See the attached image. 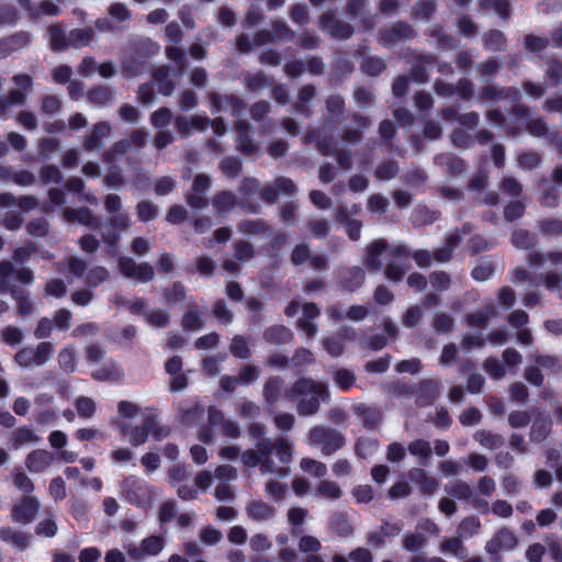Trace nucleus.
<instances>
[{"label": "nucleus", "mask_w": 562, "mask_h": 562, "mask_svg": "<svg viewBox=\"0 0 562 562\" xmlns=\"http://www.w3.org/2000/svg\"><path fill=\"white\" fill-rule=\"evenodd\" d=\"M342 492L340 486L333 481H321L316 487L315 495L328 501H336L341 496Z\"/></svg>", "instance_id": "nucleus-15"}, {"label": "nucleus", "mask_w": 562, "mask_h": 562, "mask_svg": "<svg viewBox=\"0 0 562 562\" xmlns=\"http://www.w3.org/2000/svg\"><path fill=\"white\" fill-rule=\"evenodd\" d=\"M292 446L285 439H279L272 446L269 441L258 445L257 451L248 450L241 456L247 467L260 465L262 474H277L279 477H286L290 473L289 464L292 460Z\"/></svg>", "instance_id": "nucleus-1"}, {"label": "nucleus", "mask_w": 562, "mask_h": 562, "mask_svg": "<svg viewBox=\"0 0 562 562\" xmlns=\"http://www.w3.org/2000/svg\"><path fill=\"white\" fill-rule=\"evenodd\" d=\"M40 506L36 497L25 496L12 507L11 518L14 522L21 525L30 524L35 518Z\"/></svg>", "instance_id": "nucleus-5"}, {"label": "nucleus", "mask_w": 562, "mask_h": 562, "mask_svg": "<svg viewBox=\"0 0 562 562\" xmlns=\"http://www.w3.org/2000/svg\"><path fill=\"white\" fill-rule=\"evenodd\" d=\"M404 252L405 249L402 246L394 247L390 250V254L396 257H401ZM384 254H389V251L386 250L385 243L383 240H375L369 245L367 249V266L370 268H380L381 262L379 257Z\"/></svg>", "instance_id": "nucleus-7"}, {"label": "nucleus", "mask_w": 562, "mask_h": 562, "mask_svg": "<svg viewBox=\"0 0 562 562\" xmlns=\"http://www.w3.org/2000/svg\"><path fill=\"white\" fill-rule=\"evenodd\" d=\"M516 544L517 540L513 532L501 530L486 543L485 549L491 554H497L514 549Z\"/></svg>", "instance_id": "nucleus-8"}, {"label": "nucleus", "mask_w": 562, "mask_h": 562, "mask_svg": "<svg viewBox=\"0 0 562 562\" xmlns=\"http://www.w3.org/2000/svg\"><path fill=\"white\" fill-rule=\"evenodd\" d=\"M210 180L204 175H199L193 182V193L189 196V204L194 207H200L204 205V199L202 198V193L209 187Z\"/></svg>", "instance_id": "nucleus-14"}, {"label": "nucleus", "mask_w": 562, "mask_h": 562, "mask_svg": "<svg viewBox=\"0 0 562 562\" xmlns=\"http://www.w3.org/2000/svg\"><path fill=\"white\" fill-rule=\"evenodd\" d=\"M200 539L205 544H215L222 539V533L212 527L203 528L200 530Z\"/></svg>", "instance_id": "nucleus-33"}, {"label": "nucleus", "mask_w": 562, "mask_h": 562, "mask_svg": "<svg viewBox=\"0 0 562 562\" xmlns=\"http://www.w3.org/2000/svg\"><path fill=\"white\" fill-rule=\"evenodd\" d=\"M442 550L454 555L463 557L464 549L459 539H449L442 543Z\"/></svg>", "instance_id": "nucleus-53"}, {"label": "nucleus", "mask_w": 562, "mask_h": 562, "mask_svg": "<svg viewBox=\"0 0 562 562\" xmlns=\"http://www.w3.org/2000/svg\"><path fill=\"white\" fill-rule=\"evenodd\" d=\"M504 43V35L498 31L490 32L485 37V45L491 49H498Z\"/></svg>", "instance_id": "nucleus-59"}, {"label": "nucleus", "mask_w": 562, "mask_h": 562, "mask_svg": "<svg viewBox=\"0 0 562 562\" xmlns=\"http://www.w3.org/2000/svg\"><path fill=\"white\" fill-rule=\"evenodd\" d=\"M267 495L276 501H280L285 494V485L276 480H268L265 485Z\"/></svg>", "instance_id": "nucleus-28"}, {"label": "nucleus", "mask_w": 562, "mask_h": 562, "mask_svg": "<svg viewBox=\"0 0 562 562\" xmlns=\"http://www.w3.org/2000/svg\"><path fill=\"white\" fill-rule=\"evenodd\" d=\"M302 308L303 317L299 321V327L307 337L313 338L317 333V328L313 323V319L318 317L319 311L314 304H305Z\"/></svg>", "instance_id": "nucleus-10"}, {"label": "nucleus", "mask_w": 562, "mask_h": 562, "mask_svg": "<svg viewBox=\"0 0 562 562\" xmlns=\"http://www.w3.org/2000/svg\"><path fill=\"white\" fill-rule=\"evenodd\" d=\"M292 394L297 402L299 413L312 415L318 409L319 402L325 398L326 390L322 383L303 379L294 384Z\"/></svg>", "instance_id": "nucleus-2"}, {"label": "nucleus", "mask_w": 562, "mask_h": 562, "mask_svg": "<svg viewBox=\"0 0 562 562\" xmlns=\"http://www.w3.org/2000/svg\"><path fill=\"white\" fill-rule=\"evenodd\" d=\"M137 214L140 221L147 222L155 217L156 209L148 202H142L137 206Z\"/></svg>", "instance_id": "nucleus-49"}, {"label": "nucleus", "mask_w": 562, "mask_h": 562, "mask_svg": "<svg viewBox=\"0 0 562 562\" xmlns=\"http://www.w3.org/2000/svg\"><path fill=\"white\" fill-rule=\"evenodd\" d=\"M57 531V526L54 520H42L36 527V533L43 537H53Z\"/></svg>", "instance_id": "nucleus-42"}, {"label": "nucleus", "mask_w": 562, "mask_h": 562, "mask_svg": "<svg viewBox=\"0 0 562 562\" xmlns=\"http://www.w3.org/2000/svg\"><path fill=\"white\" fill-rule=\"evenodd\" d=\"M338 217L340 221L346 222V232L350 239L357 240L360 237L361 224L357 221L348 220L345 209L339 210Z\"/></svg>", "instance_id": "nucleus-23"}, {"label": "nucleus", "mask_w": 562, "mask_h": 562, "mask_svg": "<svg viewBox=\"0 0 562 562\" xmlns=\"http://www.w3.org/2000/svg\"><path fill=\"white\" fill-rule=\"evenodd\" d=\"M247 515L256 521L268 520L274 515V509L261 499L252 501L247 506Z\"/></svg>", "instance_id": "nucleus-11"}, {"label": "nucleus", "mask_w": 562, "mask_h": 562, "mask_svg": "<svg viewBox=\"0 0 562 562\" xmlns=\"http://www.w3.org/2000/svg\"><path fill=\"white\" fill-rule=\"evenodd\" d=\"M117 412L121 417L131 419L136 417L140 413V408L135 403L128 401H121L117 404Z\"/></svg>", "instance_id": "nucleus-30"}, {"label": "nucleus", "mask_w": 562, "mask_h": 562, "mask_svg": "<svg viewBox=\"0 0 562 562\" xmlns=\"http://www.w3.org/2000/svg\"><path fill=\"white\" fill-rule=\"evenodd\" d=\"M249 546L254 552L261 553L270 550L272 547V542L267 536L262 533H257L250 538Z\"/></svg>", "instance_id": "nucleus-25"}, {"label": "nucleus", "mask_w": 562, "mask_h": 562, "mask_svg": "<svg viewBox=\"0 0 562 562\" xmlns=\"http://www.w3.org/2000/svg\"><path fill=\"white\" fill-rule=\"evenodd\" d=\"M168 77V70L165 68L158 69L155 75V81L158 86V90L164 94H170L173 87L172 85L166 80Z\"/></svg>", "instance_id": "nucleus-31"}, {"label": "nucleus", "mask_w": 562, "mask_h": 562, "mask_svg": "<svg viewBox=\"0 0 562 562\" xmlns=\"http://www.w3.org/2000/svg\"><path fill=\"white\" fill-rule=\"evenodd\" d=\"M480 528V522L475 518L464 519L459 527V531L462 536H471Z\"/></svg>", "instance_id": "nucleus-54"}, {"label": "nucleus", "mask_w": 562, "mask_h": 562, "mask_svg": "<svg viewBox=\"0 0 562 562\" xmlns=\"http://www.w3.org/2000/svg\"><path fill=\"white\" fill-rule=\"evenodd\" d=\"M14 279V270L9 261L0 262V291L11 290V282Z\"/></svg>", "instance_id": "nucleus-20"}, {"label": "nucleus", "mask_w": 562, "mask_h": 562, "mask_svg": "<svg viewBox=\"0 0 562 562\" xmlns=\"http://www.w3.org/2000/svg\"><path fill=\"white\" fill-rule=\"evenodd\" d=\"M484 369L495 379H499L505 374L503 366L496 359H487L484 362Z\"/></svg>", "instance_id": "nucleus-45"}, {"label": "nucleus", "mask_w": 562, "mask_h": 562, "mask_svg": "<svg viewBox=\"0 0 562 562\" xmlns=\"http://www.w3.org/2000/svg\"><path fill=\"white\" fill-rule=\"evenodd\" d=\"M49 494L56 501L63 499L66 496V486L61 477H55L49 484Z\"/></svg>", "instance_id": "nucleus-35"}, {"label": "nucleus", "mask_w": 562, "mask_h": 562, "mask_svg": "<svg viewBox=\"0 0 562 562\" xmlns=\"http://www.w3.org/2000/svg\"><path fill=\"white\" fill-rule=\"evenodd\" d=\"M307 443L319 447L324 454L329 456L340 449L345 440L337 431L316 427L310 431Z\"/></svg>", "instance_id": "nucleus-3"}, {"label": "nucleus", "mask_w": 562, "mask_h": 562, "mask_svg": "<svg viewBox=\"0 0 562 562\" xmlns=\"http://www.w3.org/2000/svg\"><path fill=\"white\" fill-rule=\"evenodd\" d=\"M0 539L10 543L11 546L23 550L29 546L30 538L27 535L23 533L19 530H13L11 528H1L0 529Z\"/></svg>", "instance_id": "nucleus-12"}, {"label": "nucleus", "mask_w": 562, "mask_h": 562, "mask_svg": "<svg viewBox=\"0 0 562 562\" xmlns=\"http://www.w3.org/2000/svg\"><path fill=\"white\" fill-rule=\"evenodd\" d=\"M493 273L492 266L488 262H482L474 267L472 270V276L477 281L487 280Z\"/></svg>", "instance_id": "nucleus-44"}, {"label": "nucleus", "mask_w": 562, "mask_h": 562, "mask_svg": "<svg viewBox=\"0 0 562 562\" xmlns=\"http://www.w3.org/2000/svg\"><path fill=\"white\" fill-rule=\"evenodd\" d=\"M349 560L352 562H373L370 550L366 548H358L350 552Z\"/></svg>", "instance_id": "nucleus-55"}, {"label": "nucleus", "mask_w": 562, "mask_h": 562, "mask_svg": "<svg viewBox=\"0 0 562 562\" xmlns=\"http://www.w3.org/2000/svg\"><path fill=\"white\" fill-rule=\"evenodd\" d=\"M300 468L315 477H323L327 474V467L324 463L310 458L302 459Z\"/></svg>", "instance_id": "nucleus-19"}, {"label": "nucleus", "mask_w": 562, "mask_h": 562, "mask_svg": "<svg viewBox=\"0 0 562 562\" xmlns=\"http://www.w3.org/2000/svg\"><path fill=\"white\" fill-rule=\"evenodd\" d=\"M1 336L4 342L11 346L18 345L22 339V334L20 329L11 326L4 328L1 333Z\"/></svg>", "instance_id": "nucleus-38"}, {"label": "nucleus", "mask_w": 562, "mask_h": 562, "mask_svg": "<svg viewBox=\"0 0 562 562\" xmlns=\"http://www.w3.org/2000/svg\"><path fill=\"white\" fill-rule=\"evenodd\" d=\"M14 485L24 493H31L34 488L32 481L22 472L14 474Z\"/></svg>", "instance_id": "nucleus-50"}, {"label": "nucleus", "mask_w": 562, "mask_h": 562, "mask_svg": "<svg viewBox=\"0 0 562 562\" xmlns=\"http://www.w3.org/2000/svg\"><path fill=\"white\" fill-rule=\"evenodd\" d=\"M335 381L340 389L347 390L353 384L355 376L352 372L348 370H339L335 375Z\"/></svg>", "instance_id": "nucleus-36"}, {"label": "nucleus", "mask_w": 562, "mask_h": 562, "mask_svg": "<svg viewBox=\"0 0 562 562\" xmlns=\"http://www.w3.org/2000/svg\"><path fill=\"white\" fill-rule=\"evenodd\" d=\"M59 363L65 371H74L75 352L71 348H65L59 353Z\"/></svg>", "instance_id": "nucleus-34"}, {"label": "nucleus", "mask_w": 562, "mask_h": 562, "mask_svg": "<svg viewBox=\"0 0 562 562\" xmlns=\"http://www.w3.org/2000/svg\"><path fill=\"white\" fill-rule=\"evenodd\" d=\"M108 276H109V273L104 268L97 267V268L92 269L91 271H89V273L87 276V281L91 285H98L99 283L106 280Z\"/></svg>", "instance_id": "nucleus-48"}, {"label": "nucleus", "mask_w": 562, "mask_h": 562, "mask_svg": "<svg viewBox=\"0 0 562 562\" xmlns=\"http://www.w3.org/2000/svg\"><path fill=\"white\" fill-rule=\"evenodd\" d=\"M93 375L98 380H114L120 376V372H119L117 368L114 364H112L109 370L105 368H102V369L94 371Z\"/></svg>", "instance_id": "nucleus-60"}, {"label": "nucleus", "mask_w": 562, "mask_h": 562, "mask_svg": "<svg viewBox=\"0 0 562 562\" xmlns=\"http://www.w3.org/2000/svg\"><path fill=\"white\" fill-rule=\"evenodd\" d=\"M162 549V540L159 537H149L143 540L140 546V552L130 549V553L135 558L143 555H156Z\"/></svg>", "instance_id": "nucleus-16"}, {"label": "nucleus", "mask_w": 562, "mask_h": 562, "mask_svg": "<svg viewBox=\"0 0 562 562\" xmlns=\"http://www.w3.org/2000/svg\"><path fill=\"white\" fill-rule=\"evenodd\" d=\"M324 347L326 351L333 357H338L342 353L344 347L340 341H336V338H327L324 340Z\"/></svg>", "instance_id": "nucleus-62"}, {"label": "nucleus", "mask_w": 562, "mask_h": 562, "mask_svg": "<svg viewBox=\"0 0 562 562\" xmlns=\"http://www.w3.org/2000/svg\"><path fill=\"white\" fill-rule=\"evenodd\" d=\"M65 215L67 220L71 222H78L80 224L90 225L93 222V217L88 210H66Z\"/></svg>", "instance_id": "nucleus-26"}, {"label": "nucleus", "mask_w": 562, "mask_h": 562, "mask_svg": "<svg viewBox=\"0 0 562 562\" xmlns=\"http://www.w3.org/2000/svg\"><path fill=\"white\" fill-rule=\"evenodd\" d=\"M297 546L300 551L303 553H316L322 548L321 541L316 537L310 535L302 536Z\"/></svg>", "instance_id": "nucleus-21"}, {"label": "nucleus", "mask_w": 562, "mask_h": 562, "mask_svg": "<svg viewBox=\"0 0 562 562\" xmlns=\"http://www.w3.org/2000/svg\"><path fill=\"white\" fill-rule=\"evenodd\" d=\"M231 351L234 356L239 358H247L249 355V349L247 347L246 341L241 337H235L231 345Z\"/></svg>", "instance_id": "nucleus-41"}, {"label": "nucleus", "mask_w": 562, "mask_h": 562, "mask_svg": "<svg viewBox=\"0 0 562 562\" xmlns=\"http://www.w3.org/2000/svg\"><path fill=\"white\" fill-rule=\"evenodd\" d=\"M77 412L81 417L89 418L95 412V403L89 397H80L76 403Z\"/></svg>", "instance_id": "nucleus-29"}, {"label": "nucleus", "mask_w": 562, "mask_h": 562, "mask_svg": "<svg viewBox=\"0 0 562 562\" xmlns=\"http://www.w3.org/2000/svg\"><path fill=\"white\" fill-rule=\"evenodd\" d=\"M171 114L167 109H160L153 113L151 121L155 126L162 127L170 122Z\"/></svg>", "instance_id": "nucleus-56"}, {"label": "nucleus", "mask_w": 562, "mask_h": 562, "mask_svg": "<svg viewBox=\"0 0 562 562\" xmlns=\"http://www.w3.org/2000/svg\"><path fill=\"white\" fill-rule=\"evenodd\" d=\"M101 558V551L97 548H86L79 554L80 562H97Z\"/></svg>", "instance_id": "nucleus-61"}, {"label": "nucleus", "mask_w": 562, "mask_h": 562, "mask_svg": "<svg viewBox=\"0 0 562 562\" xmlns=\"http://www.w3.org/2000/svg\"><path fill=\"white\" fill-rule=\"evenodd\" d=\"M89 100L97 105H104L111 100V93L106 88L100 87L90 92Z\"/></svg>", "instance_id": "nucleus-32"}, {"label": "nucleus", "mask_w": 562, "mask_h": 562, "mask_svg": "<svg viewBox=\"0 0 562 562\" xmlns=\"http://www.w3.org/2000/svg\"><path fill=\"white\" fill-rule=\"evenodd\" d=\"M110 133V125L106 123H99L95 125L92 135L88 138L86 146L89 149H93L98 147V139L109 135Z\"/></svg>", "instance_id": "nucleus-27"}, {"label": "nucleus", "mask_w": 562, "mask_h": 562, "mask_svg": "<svg viewBox=\"0 0 562 562\" xmlns=\"http://www.w3.org/2000/svg\"><path fill=\"white\" fill-rule=\"evenodd\" d=\"M306 516L307 510L301 507L291 508L288 513L289 522L293 526L302 525Z\"/></svg>", "instance_id": "nucleus-58"}, {"label": "nucleus", "mask_w": 562, "mask_h": 562, "mask_svg": "<svg viewBox=\"0 0 562 562\" xmlns=\"http://www.w3.org/2000/svg\"><path fill=\"white\" fill-rule=\"evenodd\" d=\"M183 326L187 329L198 330L202 326L201 314L198 311H190L183 318Z\"/></svg>", "instance_id": "nucleus-37"}, {"label": "nucleus", "mask_w": 562, "mask_h": 562, "mask_svg": "<svg viewBox=\"0 0 562 562\" xmlns=\"http://www.w3.org/2000/svg\"><path fill=\"white\" fill-rule=\"evenodd\" d=\"M480 412L475 408H470L460 415V422L463 425L471 426L475 425L480 420Z\"/></svg>", "instance_id": "nucleus-63"}, {"label": "nucleus", "mask_w": 562, "mask_h": 562, "mask_svg": "<svg viewBox=\"0 0 562 562\" xmlns=\"http://www.w3.org/2000/svg\"><path fill=\"white\" fill-rule=\"evenodd\" d=\"M53 353V346L49 342H41L36 348H24L20 350L15 360L21 367L41 366L45 363Z\"/></svg>", "instance_id": "nucleus-4"}, {"label": "nucleus", "mask_w": 562, "mask_h": 562, "mask_svg": "<svg viewBox=\"0 0 562 562\" xmlns=\"http://www.w3.org/2000/svg\"><path fill=\"white\" fill-rule=\"evenodd\" d=\"M176 517V504L172 501L165 502L159 512L160 522L165 524Z\"/></svg>", "instance_id": "nucleus-43"}, {"label": "nucleus", "mask_w": 562, "mask_h": 562, "mask_svg": "<svg viewBox=\"0 0 562 562\" xmlns=\"http://www.w3.org/2000/svg\"><path fill=\"white\" fill-rule=\"evenodd\" d=\"M378 449V443L370 439H360L357 443V452L363 458L369 457Z\"/></svg>", "instance_id": "nucleus-40"}, {"label": "nucleus", "mask_w": 562, "mask_h": 562, "mask_svg": "<svg viewBox=\"0 0 562 562\" xmlns=\"http://www.w3.org/2000/svg\"><path fill=\"white\" fill-rule=\"evenodd\" d=\"M38 440V438L36 437V435L27 429V428H20L19 430H16L15 435H14V448L18 449L24 445H29V443H34Z\"/></svg>", "instance_id": "nucleus-24"}, {"label": "nucleus", "mask_w": 562, "mask_h": 562, "mask_svg": "<svg viewBox=\"0 0 562 562\" xmlns=\"http://www.w3.org/2000/svg\"><path fill=\"white\" fill-rule=\"evenodd\" d=\"M412 477L417 480L420 484V488L428 494L435 492L437 487V481L434 477L427 476L426 473L422 470H416L412 472Z\"/></svg>", "instance_id": "nucleus-22"}, {"label": "nucleus", "mask_w": 562, "mask_h": 562, "mask_svg": "<svg viewBox=\"0 0 562 562\" xmlns=\"http://www.w3.org/2000/svg\"><path fill=\"white\" fill-rule=\"evenodd\" d=\"M485 8H492L501 16H506L508 12V2L506 0H482Z\"/></svg>", "instance_id": "nucleus-47"}, {"label": "nucleus", "mask_w": 562, "mask_h": 562, "mask_svg": "<svg viewBox=\"0 0 562 562\" xmlns=\"http://www.w3.org/2000/svg\"><path fill=\"white\" fill-rule=\"evenodd\" d=\"M291 336V333L285 327H274L267 331V338L277 341L283 342L286 341Z\"/></svg>", "instance_id": "nucleus-46"}, {"label": "nucleus", "mask_w": 562, "mask_h": 562, "mask_svg": "<svg viewBox=\"0 0 562 562\" xmlns=\"http://www.w3.org/2000/svg\"><path fill=\"white\" fill-rule=\"evenodd\" d=\"M54 456L46 450H36L29 454L26 459V468L34 473L45 471L52 465Z\"/></svg>", "instance_id": "nucleus-9"}, {"label": "nucleus", "mask_w": 562, "mask_h": 562, "mask_svg": "<svg viewBox=\"0 0 562 562\" xmlns=\"http://www.w3.org/2000/svg\"><path fill=\"white\" fill-rule=\"evenodd\" d=\"M14 82L16 88L11 92L9 103L10 104H20L24 100L26 91L31 85V79L29 76H16L14 78Z\"/></svg>", "instance_id": "nucleus-17"}, {"label": "nucleus", "mask_w": 562, "mask_h": 562, "mask_svg": "<svg viewBox=\"0 0 562 562\" xmlns=\"http://www.w3.org/2000/svg\"><path fill=\"white\" fill-rule=\"evenodd\" d=\"M228 540L234 544H243L247 540V532L240 526H234L228 532Z\"/></svg>", "instance_id": "nucleus-51"}, {"label": "nucleus", "mask_w": 562, "mask_h": 562, "mask_svg": "<svg viewBox=\"0 0 562 562\" xmlns=\"http://www.w3.org/2000/svg\"><path fill=\"white\" fill-rule=\"evenodd\" d=\"M122 434L124 436L128 437L130 442L133 446L143 445L146 441L148 434H149L148 420L146 422V424L144 426L135 427L131 431H128V429L124 426V427H122Z\"/></svg>", "instance_id": "nucleus-18"}, {"label": "nucleus", "mask_w": 562, "mask_h": 562, "mask_svg": "<svg viewBox=\"0 0 562 562\" xmlns=\"http://www.w3.org/2000/svg\"><path fill=\"white\" fill-rule=\"evenodd\" d=\"M352 493L359 503H369L373 497L372 488L369 485L357 486Z\"/></svg>", "instance_id": "nucleus-52"}, {"label": "nucleus", "mask_w": 562, "mask_h": 562, "mask_svg": "<svg viewBox=\"0 0 562 562\" xmlns=\"http://www.w3.org/2000/svg\"><path fill=\"white\" fill-rule=\"evenodd\" d=\"M121 272L127 277L140 282H147L153 279L154 270L147 263H135L131 258H121L119 261Z\"/></svg>", "instance_id": "nucleus-6"}, {"label": "nucleus", "mask_w": 562, "mask_h": 562, "mask_svg": "<svg viewBox=\"0 0 562 562\" xmlns=\"http://www.w3.org/2000/svg\"><path fill=\"white\" fill-rule=\"evenodd\" d=\"M209 121L204 116H192V117H179L177 120V126L179 131L188 134L192 131H204L207 128Z\"/></svg>", "instance_id": "nucleus-13"}, {"label": "nucleus", "mask_w": 562, "mask_h": 562, "mask_svg": "<svg viewBox=\"0 0 562 562\" xmlns=\"http://www.w3.org/2000/svg\"><path fill=\"white\" fill-rule=\"evenodd\" d=\"M544 554V548L541 544H532L527 550V559L529 562H540Z\"/></svg>", "instance_id": "nucleus-64"}, {"label": "nucleus", "mask_w": 562, "mask_h": 562, "mask_svg": "<svg viewBox=\"0 0 562 562\" xmlns=\"http://www.w3.org/2000/svg\"><path fill=\"white\" fill-rule=\"evenodd\" d=\"M408 450L412 454L422 458H427L430 454V446L427 441L424 440H416L412 442L408 447Z\"/></svg>", "instance_id": "nucleus-39"}, {"label": "nucleus", "mask_w": 562, "mask_h": 562, "mask_svg": "<svg viewBox=\"0 0 562 562\" xmlns=\"http://www.w3.org/2000/svg\"><path fill=\"white\" fill-rule=\"evenodd\" d=\"M46 293L48 295L59 297L66 293V288L63 281L60 280H52L46 285Z\"/></svg>", "instance_id": "nucleus-57"}]
</instances>
